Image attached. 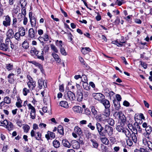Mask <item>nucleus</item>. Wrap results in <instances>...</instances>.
Returning a JSON list of instances; mask_svg holds the SVG:
<instances>
[{
  "instance_id": "1",
  "label": "nucleus",
  "mask_w": 152,
  "mask_h": 152,
  "mask_svg": "<svg viewBox=\"0 0 152 152\" xmlns=\"http://www.w3.org/2000/svg\"><path fill=\"white\" fill-rule=\"evenodd\" d=\"M114 115L115 117L118 118V123L120 125L125 126V125L127 124L126 122V118L124 114L121 112H115Z\"/></svg>"
},
{
  "instance_id": "2",
  "label": "nucleus",
  "mask_w": 152,
  "mask_h": 152,
  "mask_svg": "<svg viewBox=\"0 0 152 152\" xmlns=\"http://www.w3.org/2000/svg\"><path fill=\"white\" fill-rule=\"evenodd\" d=\"M30 52L31 53H33L34 54H35L38 58L41 59L42 61H43L44 60L43 50L38 51L35 48H32V50H31Z\"/></svg>"
},
{
  "instance_id": "3",
  "label": "nucleus",
  "mask_w": 152,
  "mask_h": 152,
  "mask_svg": "<svg viewBox=\"0 0 152 152\" xmlns=\"http://www.w3.org/2000/svg\"><path fill=\"white\" fill-rule=\"evenodd\" d=\"M1 124H3V126H6V128L9 131L12 130L14 128V126L12 123L8 121L7 120H5L1 122Z\"/></svg>"
},
{
  "instance_id": "4",
  "label": "nucleus",
  "mask_w": 152,
  "mask_h": 152,
  "mask_svg": "<svg viewBox=\"0 0 152 152\" xmlns=\"http://www.w3.org/2000/svg\"><path fill=\"white\" fill-rule=\"evenodd\" d=\"M11 18L8 15L4 16V20L3 21V25L5 27H7L11 25Z\"/></svg>"
},
{
  "instance_id": "5",
  "label": "nucleus",
  "mask_w": 152,
  "mask_h": 152,
  "mask_svg": "<svg viewBox=\"0 0 152 152\" xmlns=\"http://www.w3.org/2000/svg\"><path fill=\"white\" fill-rule=\"evenodd\" d=\"M30 133L31 137H34L36 140L39 141L41 140L42 135L39 132H36L34 130H32Z\"/></svg>"
},
{
  "instance_id": "6",
  "label": "nucleus",
  "mask_w": 152,
  "mask_h": 152,
  "mask_svg": "<svg viewBox=\"0 0 152 152\" xmlns=\"http://www.w3.org/2000/svg\"><path fill=\"white\" fill-rule=\"evenodd\" d=\"M93 96L94 98L100 102H102V101L104 99L105 96L101 93H94L93 94Z\"/></svg>"
},
{
  "instance_id": "7",
  "label": "nucleus",
  "mask_w": 152,
  "mask_h": 152,
  "mask_svg": "<svg viewBox=\"0 0 152 152\" xmlns=\"http://www.w3.org/2000/svg\"><path fill=\"white\" fill-rule=\"evenodd\" d=\"M104 130V133H106L108 136H110L113 134V128L108 125L105 126Z\"/></svg>"
},
{
  "instance_id": "8",
  "label": "nucleus",
  "mask_w": 152,
  "mask_h": 152,
  "mask_svg": "<svg viewBox=\"0 0 152 152\" xmlns=\"http://www.w3.org/2000/svg\"><path fill=\"white\" fill-rule=\"evenodd\" d=\"M96 128L99 134L102 136H104V132H102V130L104 128L102 127V125L99 123L97 122L96 124Z\"/></svg>"
},
{
  "instance_id": "9",
  "label": "nucleus",
  "mask_w": 152,
  "mask_h": 152,
  "mask_svg": "<svg viewBox=\"0 0 152 152\" xmlns=\"http://www.w3.org/2000/svg\"><path fill=\"white\" fill-rule=\"evenodd\" d=\"M77 100L79 102L81 101L83 98V94L82 92V89H77Z\"/></svg>"
},
{
  "instance_id": "10",
  "label": "nucleus",
  "mask_w": 152,
  "mask_h": 152,
  "mask_svg": "<svg viewBox=\"0 0 152 152\" xmlns=\"http://www.w3.org/2000/svg\"><path fill=\"white\" fill-rule=\"evenodd\" d=\"M19 22L18 21L16 18L13 17L12 23V28L13 29H15L18 28L19 26Z\"/></svg>"
},
{
  "instance_id": "11",
  "label": "nucleus",
  "mask_w": 152,
  "mask_h": 152,
  "mask_svg": "<svg viewBox=\"0 0 152 152\" xmlns=\"http://www.w3.org/2000/svg\"><path fill=\"white\" fill-rule=\"evenodd\" d=\"M67 99L72 101L75 99V96L74 93L71 91H68L67 93Z\"/></svg>"
},
{
  "instance_id": "12",
  "label": "nucleus",
  "mask_w": 152,
  "mask_h": 152,
  "mask_svg": "<svg viewBox=\"0 0 152 152\" xmlns=\"http://www.w3.org/2000/svg\"><path fill=\"white\" fill-rule=\"evenodd\" d=\"M21 35L19 34V32H17L15 33L14 36L15 39L14 43L16 44H18V42H20L21 40Z\"/></svg>"
},
{
  "instance_id": "13",
  "label": "nucleus",
  "mask_w": 152,
  "mask_h": 152,
  "mask_svg": "<svg viewBox=\"0 0 152 152\" xmlns=\"http://www.w3.org/2000/svg\"><path fill=\"white\" fill-rule=\"evenodd\" d=\"M71 143V144L74 149H77L80 148V144L76 140H72Z\"/></svg>"
},
{
  "instance_id": "14",
  "label": "nucleus",
  "mask_w": 152,
  "mask_h": 152,
  "mask_svg": "<svg viewBox=\"0 0 152 152\" xmlns=\"http://www.w3.org/2000/svg\"><path fill=\"white\" fill-rule=\"evenodd\" d=\"M27 85L30 89L33 90L36 86V82L33 80L28 81L27 82Z\"/></svg>"
},
{
  "instance_id": "15",
  "label": "nucleus",
  "mask_w": 152,
  "mask_h": 152,
  "mask_svg": "<svg viewBox=\"0 0 152 152\" xmlns=\"http://www.w3.org/2000/svg\"><path fill=\"white\" fill-rule=\"evenodd\" d=\"M0 49L5 51L9 52L10 51V48L6 45L4 43L0 44Z\"/></svg>"
},
{
  "instance_id": "16",
  "label": "nucleus",
  "mask_w": 152,
  "mask_h": 152,
  "mask_svg": "<svg viewBox=\"0 0 152 152\" xmlns=\"http://www.w3.org/2000/svg\"><path fill=\"white\" fill-rule=\"evenodd\" d=\"M6 35L8 38H12L14 37V34L12 29H10L8 30Z\"/></svg>"
},
{
  "instance_id": "17",
  "label": "nucleus",
  "mask_w": 152,
  "mask_h": 152,
  "mask_svg": "<svg viewBox=\"0 0 152 152\" xmlns=\"http://www.w3.org/2000/svg\"><path fill=\"white\" fill-rule=\"evenodd\" d=\"M114 106L115 110H118L120 109V105L119 102L117 101L115 99L113 100Z\"/></svg>"
},
{
  "instance_id": "18",
  "label": "nucleus",
  "mask_w": 152,
  "mask_h": 152,
  "mask_svg": "<svg viewBox=\"0 0 152 152\" xmlns=\"http://www.w3.org/2000/svg\"><path fill=\"white\" fill-rule=\"evenodd\" d=\"M72 109L75 112L78 113H81L83 110L81 107L78 106L74 107Z\"/></svg>"
},
{
  "instance_id": "19",
  "label": "nucleus",
  "mask_w": 152,
  "mask_h": 152,
  "mask_svg": "<svg viewBox=\"0 0 152 152\" xmlns=\"http://www.w3.org/2000/svg\"><path fill=\"white\" fill-rule=\"evenodd\" d=\"M29 36L32 39H34L35 37V34L34 30L33 28H30L28 31Z\"/></svg>"
},
{
  "instance_id": "20",
  "label": "nucleus",
  "mask_w": 152,
  "mask_h": 152,
  "mask_svg": "<svg viewBox=\"0 0 152 152\" xmlns=\"http://www.w3.org/2000/svg\"><path fill=\"white\" fill-rule=\"evenodd\" d=\"M90 141L92 143V147L97 149L99 146V144L94 139H91Z\"/></svg>"
},
{
  "instance_id": "21",
  "label": "nucleus",
  "mask_w": 152,
  "mask_h": 152,
  "mask_svg": "<svg viewBox=\"0 0 152 152\" xmlns=\"http://www.w3.org/2000/svg\"><path fill=\"white\" fill-rule=\"evenodd\" d=\"M52 55L57 63H59L61 62V59L57 54L54 53H53Z\"/></svg>"
},
{
  "instance_id": "22",
  "label": "nucleus",
  "mask_w": 152,
  "mask_h": 152,
  "mask_svg": "<svg viewBox=\"0 0 152 152\" xmlns=\"http://www.w3.org/2000/svg\"><path fill=\"white\" fill-rule=\"evenodd\" d=\"M102 103L104 106L105 108H109L110 107V102L107 99H104L102 101Z\"/></svg>"
},
{
  "instance_id": "23",
  "label": "nucleus",
  "mask_w": 152,
  "mask_h": 152,
  "mask_svg": "<svg viewBox=\"0 0 152 152\" xmlns=\"http://www.w3.org/2000/svg\"><path fill=\"white\" fill-rule=\"evenodd\" d=\"M62 143L63 145L68 148H70L71 144L66 139H64L62 140Z\"/></svg>"
},
{
  "instance_id": "24",
  "label": "nucleus",
  "mask_w": 152,
  "mask_h": 152,
  "mask_svg": "<svg viewBox=\"0 0 152 152\" xmlns=\"http://www.w3.org/2000/svg\"><path fill=\"white\" fill-rule=\"evenodd\" d=\"M18 32H19V34L21 35V37L24 36L26 34L25 29L23 27H20L19 29Z\"/></svg>"
},
{
  "instance_id": "25",
  "label": "nucleus",
  "mask_w": 152,
  "mask_h": 152,
  "mask_svg": "<svg viewBox=\"0 0 152 152\" xmlns=\"http://www.w3.org/2000/svg\"><path fill=\"white\" fill-rule=\"evenodd\" d=\"M125 135L128 138H130L131 137L132 134L130 131L127 129L125 128L124 130H123V132Z\"/></svg>"
},
{
  "instance_id": "26",
  "label": "nucleus",
  "mask_w": 152,
  "mask_h": 152,
  "mask_svg": "<svg viewBox=\"0 0 152 152\" xmlns=\"http://www.w3.org/2000/svg\"><path fill=\"white\" fill-rule=\"evenodd\" d=\"M30 20L31 27H35L36 24V20L35 17L31 18Z\"/></svg>"
},
{
  "instance_id": "27",
  "label": "nucleus",
  "mask_w": 152,
  "mask_h": 152,
  "mask_svg": "<svg viewBox=\"0 0 152 152\" xmlns=\"http://www.w3.org/2000/svg\"><path fill=\"white\" fill-rule=\"evenodd\" d=\"M31 63L34 65L35 66L38 67L40 69L41 71L42 72H43L44 70L43 69L42 66V65L39 63H37L34 61H32L31 62Z\"/></svg>"
},
{
  "instance_id": "28",
  "label": "nucleus",
  "mask_w": 152,
  "mask_h": 152,
  "mask_svg": "<svg viewBox=\"0 0 152 152\" xmlns=\"http://www.w3.org/2000/svg\"><path fill=\"white\" fill-rule=\"evenodd\" d=\"M105 119L108 123L111 126H113L114 124V120L112 118H108Z\"/></svg>"
},
{
  "instance_id": "29",
  "label": "nucleus",
  "mask_w": 152,
  "mask_h": 152,
  "mask_svg": "<svg viewBox=\"0 0 152 152\" xmlns=\"http://www.w3.org/2000/svg\"><path fill=\"white\" fill-rule=\"evenodd\" d=\"M124 126H122L121 125H117L116 128V130L119 132H123V130H124L125 128H124Z\"/></svg>"
},
{
  "instance_id": "30",
  "label": "nucleus",
  "mask_w": 152,
  "mask_h": 152,
  "mask_svg": "<svg viewBox=\"0 0 152 152\" xmlns=\"http://www.w3.org/2000/svg\"><path fill=\"white\" fill-rule=\"evenodd\" d=\"M59 105L62 107L67 108L68 107V104L67 102L66 101H61L59 104Z\"/></svg>"
},
{
  "instance_id": "31",
  "label": "nucleus",
  "mask_w": 152,
  "mask_h": 152,
  "mask_svg": "<svg viewBox=\"0 0 152 152\" xmlns=\"http://www.w3.org/2000/svg\"><path fill=\"white\" fill-rule=\"evenodd\" d=\"M91 51V49L88 47L82 48L81 49V51L83 54H87L88 52Z\"/></svg>"
},
{
  "instance_id": "32",
  "label": "nucleus",
  "mask_w": 152,
  "mask_h": 152,
  "mask_svg": "<svg viewBox=\"0 0 152 152\" xmlns=\"http://www.w3.org/2000/svg\"><path fill=\"white\" fill-rule=\"evenodd\" d=\"M38 87L39 89H41L43 87V86L45 87L44 85V81L42 79H40L38 80Z\"/></svg>"
},
{
  "instance_id": "33",
  "label": "nucleus",
  "mask_w": 152,
  "mask_h": 152,
  "mask_svg": "<svg viewBox=\"0 0 152 152\" xmlns=\"http://www.w3.org/2000/svg\"><path fill=\"white\" fill-rule=\"evenodd\" d=\"M53 146L55 148H58L60 146V142L56 140H53Z\"/></svg>"
},
{
  "instance_id": "34",
  "label": "nucleus",
  "mask_w": 152,
  "mask_h": 152,
  "mask_svg": "<svg viewBox=\"0 0 152 152\" xmlns=\"http://www.w3.org/2000/svg\"><path fill=\"white\" fill-rule=\"evenodd\" d=\"M58 132L60 134H64V130L63 127L61 125L59 126L58 127Z\"/></svg>"
},
{
  "instance_id": "35",
  "label": "nucleus",
  "mask_w": 152,
  "mask_h": 152,
  "mask_svg": "<svg viewBox=\"0 0 152 152\" xmlns=\"http://www.w3.org/2000/svg\"><path fill=\"white\" fill-rule=\"evenodd\" d=\"M74 131L75 133L79 135L82 134L81 129L78 126H75L74 128Z\"/></svg>"
},
{
  "instance_id": "36",
  "label": "nucleus",
  "mask_w": 152,
  "mask_h": 152,
  "mask_svg": "<svg viewBox=\"0 0 152 152\" xmlns=\"http://www.w3.org/2000/svg\"><path fill=\"white\" fill-rule=\"evenodd\" d=\"M103 112V115L107 117L109 116L110 114V111L109 108H105Z\"/></svg>"
},
{
  "instance_id": "37",
  "label": "nucleus",
  "mask_w": 152,
  "mask_h": 152,
  "mask_svg": "<svg viewBox=\"0 0 152 152\" xmlns=\"http://www.w3.org/2000/svg\"><path fill=\"white\" fill-rule=\"evenodd\" d=\"M101 142L105 145H108L109 143V141L108 139L105 137H102L101 138Z\"/></svg>"
},
{
  "instance_id": "38",
  "label": "nucleus",
  "mask_w": 152,
  "mask_h": 152,
  "mask_svg": "<svg viewBox=\"0 0 152 152\" xmlns=\"http://www.w3.org/2000/svg\"><path fill=\"white\" fill-rule=\"evenodd\" d=\"M56 44L59 48L60 49L63 48L62 46L63 42L61 40H56Z\"/></svg>"
},
{
  "instance_id": "39",
  "label": "nucleus",
  "mask_w": 152,
  "mask_h": 152,
  "mask_svg": "<svg viewBox=\"0 0 152 152\" xmlns=\"http://www.w3.org/2000/svg\"><path fill=\"white\" fill-rule=\"evenodd\" d=\"M22 101L21 100L20 98H18L17 99V102L16 103V105L17 107L20 108L22 107L21 104L22 103Z\"/></svg>"
},
{
  "instance_id": "40",
  "label": "nucleus",
  "mask_w": 152,
  "mask_h": 152,
  "mask_svg": "<svg viewBox=\"0 0 152 152\" xmlns=\"http://www.w3.org/2000/svg\"><path fill=\"white\" fill-rule=\"evenodd\" d=\"M28 105L29 109L31 110L30 113H36V110L35 108L31 104H29Z\"/></svg>"
},
{
  "instance_id": "41",
  "label": "nucleus",
  "mask_w": 152,
  "mask_h": 152,
  "mask_svg": "<svg viewBox=\"0 0 152 152\" xmlns=\"http://www.w3.org/2000/svg\"><path fill=\"white\" fill-rule=\"evenodd\" d=\"M4 101L5 103L9 104L11 103V99L9 97L7 96L4 98Z\"/></svg>"
},
{
  "instance_id": "42",
  "label": "nucleus",
  "mask_w": 152,
  "mask_h": 152,
  "mask_svg": "<svg viewBox=\"0 0 152 152\" xmlns=\"http://www.w3.org/2000/svg\"><path fill=\"white\" fill-rule=\"evenodd\" d=\"M137 134L136 133H132L131 136L133 141L135 143H136L137 141V138L136 135Z\"/></svg>"
},
{
  "instance_id": "43",
  "label": "nucleus",
  "mask_w": 152,
  "mask_h": 152,
  "mask_svg": "<svg viewBox=\"0 0 152 152\" xmlns=\"http://www.w3.org/2000/svg\"><path fill=\"white\" fill-rule=\"evenodd\" d=\"M83 86L84 89L87 91L89 90L90 89V87L87 83H83Z\"/></svg>"
},
{
  "instance_id": "44",
  "label": "nucleus",
  "mask_w": 152,
  "mask_h": 152,
  "mask_svg": "<svg viewBox=\"0 0 152 152\" xmlns=\"http://www.w3.org/2000/svg\"><path fill=\"white\" fill-rule=\"evenodd\" d=\"M22 45L23 47L25 49H27L29 47L28 43L26 40L23 43Z\"/></svg>"
},
{
  "instance_id": "45",
  "label": "nucleus",
  "mask_w": 152,
  "mask_h": 152,
  "mask_svg": "<svg viewBox=\"0 0 152 152\" xmlns=\"http://www.w3.org/2000/svg\"><path fill=\"white\" fill-rule=\"evenodd\" d=\"M14 44H13L12 42H11L10 44V48L11 50H15L18 48L17 45L18 44H16L14 43Z\"/></svg>"
},
{
  "instance_id": "46",
  "label": "nucleus",
  "mask_w": 152,
  "mask_h": 152,
  "mask_svg": "<svg viewBox=\"0 0 152 152\" xmlns=\"http://www.w3.org/2000/svg\"><path fill=\"white\" fill-rule=\"evenodd\" d=\"M50 48L54 52V53H58V50L57 48L53 44L50 45Z\"/></svg>"
},
{
  "instance_id": "47",
  "label": "nucleus",
  "mask_w": 152,
  "mask_h": 152,
  "mask_svg": "<svg viewBox=\"0 0 152 152\" xmlns=\"http://www.w3.org/2000/svg\"><path fill=\"white\" fill-rule=\"evenodd\" d=\"M20 3L22 8H24L26 6L27 3L25 0H21Z\"/></svg>"
},
{
  "instance_id": "48",
  "label": "nucleus",
  "mask_w": 152,
  "mask_h": 152,
  "mask_svg": "<svg viewBox=\"0 0 152 152\" xmlns=\"http://www.w3.org/2000/svg\"><path fill=\"white\" fill-rule=\"evenodd\" d=\"M23 128L24 130V132L27 133L28 132L29 129L30 127L28 125H25L23 126Z\"/></svg>"
},
{
  "instance_id": "49",
  "label": "nucleus",
  "mask_w": 152,
  "mask_h": 152,
  "mask_svg": "<svg viewBox=\"0 0 152 152\" xmlns=\"http://www.w3.org/2000/svg\"><path fill=\"white\" fill-rule=\"evenodd\" d=\"M79 60L80 62L82 64H83L85 65L86 66V67L87 68V69H88L89 66H88L86 64V63L84 61V59L83 58L81 57H79Z\"/></svg>"
},
{
  "instance_id": "50",
  "label": "nucleus",
  "mask_w": 152,
  "mask_h": 152,
  "mask_svg": "<svg viewBox=\"0 0 152 152\" xmlns=\"http://www.w3.org/2000/svg\"><path fill=\"white\" fill-rule=\"evenodd\" d=\"M145 130L148 134H150L152 131V128L151 126H147L145 128Z\"/></svg>"
},
{
  "instance_id": "51",
  "label": "nucleus",
  "mask_w": 152,
  "mask_h": 152,
  "mask_svg": "<svg viewBox=\"0 0 152 152\" xmlns=\"http://www.w3.org/2000/svg\"><path fill=\"white\" fill-rule=\"evenodd\" d=\"M6 68L8 71H10L12 70L13 67L12 64H7L6 65Z\"/></svg>"
},
{
  "instance_id": "52",
  "label": "nucleus",
  "mask_w": 152,
  "mask_h": 152,
  "mask_svg": "<svg viewBox=\"0 0 152 152\" xmlns=\"http://www.w3.org/2000/svg\"><path fill=\"white\" fill-rule=\"evenodd\" d=\"M29 92H30L29 90V89H27L26 88H24L23 89V94L25 96H26L27 95L28 93H29Z\"/></svg>"
},
{
  "instance_id": "53",
  "label": "nucleus",
  "mask_w": 152,
  "mask_h": 152,
  "mask_svg": "<svg viewBox=\"0 0 152 152\" xmlns=\"http://www.w3.org/2000/svg\"><path fill=\"white\" fill-rule=\"evenodd\" d=\"M87 126L91 130L93 131L95 129V126L93 125L91 123H90L88 124Z\"/></svg>"
},
{
  "instance_id": "54",
  "label": "nucleus",
  "mask_w": 152,
  "mask_h": 152,
  "mask_svg": "<svg viewBox=\"0 0 152 152\" xmlns=\"http://www.w3.org/2000/svg\"><path fill=\"white\" fill-rule=\"evenodd\" d=\"M81 78H82V81L83 83H87L88 80L86 76L85 75H83L81 77Z\"/></svg>"
},
{
  "instance_id": "55",
  "label": "nucleus",
  "mask_w": 152,
  "mask_h": 152,
  "mask_svg": "<svg viewBox=\"0 0 152 152\" xmlns=\"http://www.w3.org/2000/svg\"><path fill=\"white\" fill-rule=\"evenodd\" d=\"M120 18L118 17H117L114 21V23L115 25H118L120 22Z\"/></svg>"
},
{
  "instance_id": "56",
  "label": "nucleus",
  "mask_w": 152,
  "mask_h": 152,
  "mask_svg": "<svg viewBox=\"0 0 152 152\" xmlns=\"http://www.w3.org/2000/svg\"><path fill=\"white\" fill-rule=\"evenodd\" d=\"M126 143L127 145L129 146H132L133 145V142L132 140L129 138L126 140Z\"/></svg>"
},
{
  "instance_id": "57",
  "label": "nucleus",
  "mask_w": 152,
  "mask_h": 152,
  "mask_svg": "<svg viewBox=\"0 0 152 152\" xmlns=\"http://www.w3.org/2000/svg\"><path fill=\"white\" fill-rule=\"evenodd\" d=\"M61 53L64 55L66 56L67 55V53L66 52L65 49L63 48L60 49Z\"/></svg>"
},
{
  "instance_id": "58",
  "label": "nucleus",
  "mask_w": 152,
  "mask_h": 152,
  "mask_svg": "<svg viewBox=\"0 0 152 152\" xmlns=\"http://www.w3.org/2000/svg\"><path fill=\"white\" fill-rule=\"evenodd\" d=\"M150 141L147 140L145 138H143L142 139V143L144 145H147L148 144V142Z\"/></svg>"
},
{
  "instance_id": "59",
  "label": "nucleus",
  "mask_w": 152,
  "mask_h": 152,
  "mask_svg": "<svg viewBox=\"0 0 152 152\" xmlns=\"http://www.w3.org/2000/svg\"><path fill=\"white\" fill-rule=\"evenodd\" d=\"M24 151L25 152H32L31 148L28 146L25 147Z\"/></svg>"
},
{
  "instance_id": "60",
  "label": "nucleus",
  "mask_w": 152,
  "mask_h": 152,
  "mask_svg": "<svg viewBox=\"0 0 152 152\" xmlns=\"http://www.w3.org/2000/svg\"><path fill=\"white\" fill-rule=\"evenodd\" d=\"M85 134L86 137L87 138L89 139L91 137V134L89 131H87L86 132Z\"/></svg>"
},
{
  "instance_id": "61",
  "label": "nucleus",
  "mask_w": 152,
  "mask_h": 152,
  "mask_svg": "<svg viewBox=\"0 0 152 152\" xmlns=\"http://www.w3.org/2000/svg\"><path fill=\"white\" fill-rule=\"evenodd\" d=\"M43 38L44 41L45 42L48 41L49 39V36L47 34H44Z\"/></svg>"
},
{
  "instance_id": "62",
  "label": "nucleus",
  "mask_w": 152,
  "mask_h": 152,
  "mask_svg": "<svg viewBox=\"0 0 152 152\" xmlns=\"http://www.w3.org/2000/svg\"><path fill=\"white\" fill-rule=\"evenodd\" d=\"M20 10V7L18 6H17L16 8H14L13 10V12L15 14H17Z\"/></svg>"
},
{
  "instance_id": "63",
  "label": "nucleus",
  "mask_w": 152,
  "mask_h": 152,
  "mask_svg": "<svg viewBox=\"0 0 152 152\" xmlns=\"http://www.w3.org/2000/svg\"><path fill=\"white\" fill-rule=\"evenodd\" d=\"M147 145L148 148V149L152 151V143L150 141L148 142V143Z\"/></svg>"
},
{
  "instance_id": "64",
  "label": "nucleus",
  "mask_w": 152,
  "mask_h": 152,
  "mask_svg": "<svg viewBox=\"0 0 152 152\" xmlns=\"http://www.w3.org/2000/svg\"><path fill=\"white\" fill-rule=\"evenodd\" d=\"M48 133L50 136L51 138H54L55 137V134L53 132L49 131H48Z\"/></svg>"
}]
</instances>
